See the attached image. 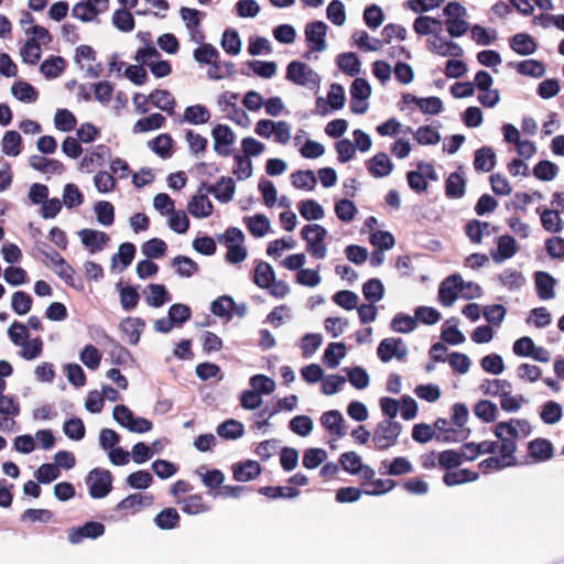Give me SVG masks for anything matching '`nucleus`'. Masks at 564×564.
<instances>
[{
	"label": "nucleus",
	"mask_w": 564,
	"mask_h": 564,
	"mask_svg": "<svg viewBox=\"0 0 564 564\" xmlns=\"http://www.w3.org/2000/svg\"><path fill=\"white\" fill-rule=\"evenodd\" d=\"M275 280V272L267 262H259L254 269L253 282L260 289H267Z\"/></svg>",
	"instance_id": "58836bf2"
},
{
	"label": "nucleus",
	"mask_w": 564,
	"mask_h": 564,
	"mask_svg": "<svg viewBox=\"0 0 564 564\" xmlns=\"http://www.w3.org/2000/svg\"><path fill=\"white\" fill-rule=\"evenodd\" d=\"M517 251L516 239L509 235H503L497 239V251L492 253V259L496 263H501L512 258Z\"/></svg>",
	"instance_id": "4be33fe9"
},
{
	"label": "nucleus",
	"mask_w": 564,
	"mask_h": 564,
	"mask_svg": "<svg viewBox=\"0 0 564 564\" xmlns=\"http://www.w3.org/2000/svg\"><path fill=\"white\" fill-rule=\"evenodd\" d=\"M89 495L95 499L105 498L112 488V475L109 470L95 468L87 476Z\"/></svg>",
	"instance_id": "0eeeda50"
},
{
	"label": "nucleus",
	"mask_w": 564,
	"mask_h": 564,
	"mask_svg": "<svg viewBox=\"0 0 564 564\" xmlns=\"http://www.w3.org/2000/svg\"><path fill=\"white\" fill-rule=\"evenodd\" d=\"M478 479V474L470 469H456V470H448L445 473L443 480L444 482L449 486H457L463 485L466 482H471Z\"/></svg>",
	"instance_id": "f704fd0d"
},
{
	"label": "nucleus",
	"mask_w": 564,
	"mask_h": 564,
	"mask_svg": "<svg viewBox=\"0 0 564 564\" xmlns=\"http://www.w3.org/2000/svg\"><path fill=\"white\" fill-rule=\"evenodd\" d=\"M300 215L307 221L322 220L325 217L324 207L314 199H304L297 204Z\"/></svg>",
	"instance_id": "c756f323"
},
{
	"label": "nucleus",
	"mask_w": 564,
	"mask_h": 564,
	"mask_svg": "<svg viewBox=\"0 0 564 564\" xmlns=\"http://www.w3.org/2000/svg\"><path fill=\"white\" fill-rule=\"evenodd\" d=\"M210 134L214 151L221 156L231 155L237 139L234 130L227 124L218 123L212 129Z\"/></svg>",
	"instance_id": "6e6552de"
},
{
	"label": "nucleus",
	"mask_w": 564,
	"mask_h": 564,
	"mask_svg": "<svg viewBox=\"0 0 564 564\" xmlns=\"http://www.w3.org/2000/svg\"><path fill=\"white\" fill-rule=\"evenodd\" d=\"M496 165V154L489 147L480 148L475 153L474 166L479 172H489Z\"/></svg>",
	"instance_id": "c9c22d12"
},
{
	"label": "nucleus",
	"mask_w": 564,
	"mask_h": 564,
	"mask_svg": "<svg viewBox=\"0 0 564 564\" xmlns=\"http://www.w3.org/2000/svg\"><path fill=\"white\" fill-rule=\"evenodd\" d=\"M78 237L89 253L101 251L109 241L106 232L88 228L79 230Z\"/></svg>",
	"instance_id": "6ab92c4d"
},
{
	"label": "nucleus",
	"mask_w": 564,
	"mask_h": 564,
	"mask_svg": "<svg viewBox=\"0 0 564 564\" xmlns=\"http://www.w3.org/2000/svg\"><path fill=\"white\" fill-rule=\"evenodd\" d=\"M528 452L534 462H545L553 456V446L547 440L536 438L528 444Z\"/></svg>",
	"instance_id": "cd10ccee"
},
{
	"label": "nucleus",
	"mask_w": 564,
	"mask_h": 564,
	"mask_svg": "<svg viewBox=\"0 0 564 564\" xmlns=\"http://www.w3.org/2000/svg\"><path fill=\"white\" fill-rule=\"evenodd\" d=\"M541 223L543 228L550 232H560L563 227V221L557 209H545L541 214Z\"/></svg>",
	"instance_id": "4d7b16f0"
},
{
	"label": "nucleus",
	"mask_w": 564,
	"mask_h": 564,
	"mask_svg": "<svg viewBox=\"0 0 564 564\" xmlns=\"http://www.w3.org/2000/svg\"><path fill=\"white\" fill-rule=\"evenodd\" d=\"M11 308L18 315H26L32 308V297L23 291H17L11 297Z\"/></svg>",
	"instance_id": "603ef678"
},
{
	"label": "nucleus",
	"mask_w": 564,
	"mask_h": 564,
	"mask_svg": "<svg viewBox=\"0 0 564 564\" xmlns=\"http://www.w3.org/2000/svg\"><path fill=\"white\" fill-rule=\"evenodd\" d=\"M529 424L524 421L500 422L495 427V435L498 438L496 444V452L494 454L501 458L502 465L508 467L516 465V441L519 436V431H525Z\"/></svg>",
	"instance_id": "f257e3e1"
},
{
	"label": "nucleus",
	"mask_w": 564,
	"mask_h": 564,
	"mask_svg": "<svg viewBox=\"0 0 564 564\" xmlns=\"http://www.w3.org/2000/svg\"><path fill=\"white\" fill-rule=\"evenodd\" d=\"M155 524L162 530H170L177 525L180 516L174 508L162 510L154 519Z\"/></svg>",
	"instance_id": "e2e57ef3"
},
{
	"label": "nucleus",
	"mask_w": 564,
	"mask_h": 564,
	"mask_svg": "<svg viewBox=\"0 0 564 564\" xmlns=\"http://www.w3.org/2000/svg\"><path fill=\"white\" fill-rule=\"evenodd\" d=\"M511 48L519 55H531L535 53L538 45L534 40L524 33L516 34L510 41Z\"/></svg>",
	"instance_id": "473e14b6"
},
{
	"label": "nucleus",
	"mask_w": 564,
	"mask_h": 564,
	"mask_svg": "<svg viewBox=\"0 0 564 564\" xmlns=\"http://www.w3.org/2000/svg\"><path fill=\"white\" fill-rule=\"evenodd\" d=\"M108 156L109 149L99 144L86 152L78 163V170L84 173H91L95 169L102 166Z\"/></svg>",
	"instance_id": "2eb2a0df"
},
{
	"label": "nucleus",
	"mask_w": 564,
	"mask_h": 564,
	"mask_svg": "<svg viewBox=\"0 0 564 564\" xmlns=\"http://www.w3.org/2000/svg\"><path fill=\"white\" fill-rule=\"evenodd\" d=\"M54 126L63 132L72 131L76 126V118L69 110L59 109L54 116Z\"/></svg>",
	"instance_id": "774afa93"
},
{
	"label": "nucleus",
	"mask_w": 564,
	"mask_h": 564,
	"mask_svg": "<svg viewBox=\"0 0 564 564\" xmlns=\"http://www.w3.org/2000/svg\"><path fill=\"white\" fill-rule=\"evenodd\" d=\"M346 356V346L344 343H330L325 349L323 361L329 369L339 366L341 359Z\"/></svg>",
	"instance_id": "72a5a7b5"
},
{
	"label": "nucleus",
	"mask_w": 564,
	"mask_h": 564,
	"mask_svg": "<svg viewBox=\"0 0 564 564\" xmlns=\"http://www.w3.org/2000/svg\"><path fill=\"white\" fill-rule=\"evenodd\" d=\"M235 183L231 178H221L214 187L215 197L223 202H230L235 195Z\"/></svg>",
	"instance_id": "69168bd1"
},
{
	"label": "nucleus",
	"mask_w": 564,
	"mask_h": 564,
	"mask_svg": "<svg viewBox=\"0 0 564 564\" xmlns=\"http://www.w3.org/2000/svg\"><path fill=\"white\" fill-rule=\"evenodd\" d=\"M20 413V408L12 397L1 395L0 397V415L3 416L0 420V431L10 432L15 426L14 417Z\"/></svg>",
	"instance_id": "dca6fc26"
},
{
	"label": "nucleus",
	"mask_w": 564,
	"mask_h": 564,
	"mask_svg": "<svg viewBox=\"0 0 564 564\" xmlns=\"http://www.w3.org/2000/svg\"><path fill=\"white\" fill-rule=\"evenodd\" d=\"M336 216L344 223H351L357 214V207L349 199H339L334 207Z\"/></svg>",
	"instance_id": "680f3d73"
},
{
	"label": "nucleus",
	"mask_w": 564,
	"mask_h": 564,
	"mask_svg": "<svg viewBox=\"0 0 564 564\" xmlns=\"http://www.w3.org/2000/svg\"><path fill=\"white\" fill-rule=\"evenodd\" d=\"M535 286L539 296L542 300H552L555 297V279L546 272H538L535 274Z\"/></svg>",
	"instance_id": "7c9ffc66"
},
{
	"label": "nucleus",
	"mask_w": 564,
	"mask_h": 564,
	"mask_svg": "<svg viewBox=\"0 0 564 564\" xmlns=\"http://www.w3.org/2000/svg\"><path fill=\"white\" fill-rule=\"evenodd\" d=\"M113 420L132 433H147L152 430V422L148 419L135 416L126 405H116L112 410Z\"/></svg>",
	"instance_id": "423d86ee"
},
{
	"label": "nucleus",
	"mask_w": 564,
	"mask_h": 564,
	"mask_svg": "<svg viewBox=\"0 0 564 564\" xmlns=\"http://www.w3.org/2000/svg\"><path fill=\"white\" fill-rule=\"evenodd\" d=\"M321 424L335 440L347 435V426L343 414L337 410L324 412L319 417Z\"/></svg>",
	"instance_id": "f8f14e48"
},
{
	"label": "nucleus",
	"mask_w": 564,
	"mask_h": 564,
	"mask_svg": "<svg viewBox=\"0 0 564 564\" xmlns=\"http://www.w3.org/2000/svg\"><path fill=\"white\" fill-rule=\"evenodd\" d=\"M355 44L362 51L377 52L382 47V41L370 36L366 31L358 30L352 33Z\"/></svg>",
	"instance_id": "a19ab883"
},
{
	"label": "nucleus",
	"mask_w": 564,
	"mask_h": 564,
	"mask_svg": "<svg viewBox=\"0 0 564 564\" xmlns=\"http://www.w3.org/2000/svg\"><path fill=\"white\" fill-rule=\"evenodd\" d=\"M245 427L242 423L236 420H228L217 427V433L226 440H237L243 435Z\"/></svg>",
	"instance_id": "8fccbe9b"
},
{
	"label": "nucleus",
	"mask_w": 564,
	"mask_h": 564,
	"mask_svg": "<svg viewBox=\"0 0 564 564\" xmlns=\"http://www.w3.org/2000/svg\"><path fill=\"white\" fill-rule=\"evenodd\" d=\"M292 185L297 189L313 191L316 186L317 178L313 171H297L291 175Z\"/></svg>",
	"instance_id": "79ce46f5"
},
{
	"label": "nucleus",
	"mask_w": 564,
	"mask_h": 564,
	"mask_svg": "<svg viewBox=\"0 0 564 564\" xmlns=\"http://www.w3.org/2000/svg\"><path fill=\"white\" fill-rule=\"evenodd\" d=\"M414 139L422 145H434L441 141V134L434 127L423 126L416 129Z\"/></svg>",
	"instance_id": "6e6d98bb"
},
{
	"label": "nucleus",
	"mask_w": 564,
	"mask_h": 564,
	"mask_svg": "<svg viewBox=\"0 0 564 564\" xmlns=\"http://www.w3.org/2000/svg\"><path fill=\"white\" fill-rule=\"evenodd\" d=\"M377 354L382 362H389L392 358L403 359L408 349L400 338L390 337L379 344Z\"/></svg>",
	"instance_id": "4468645a"
},
{
	"label": "nucleus",
	"mask_w": 564,
	"mask_h": 564,
	"mask_svg": "<svg viewBox=\"0 0 564 564\" xmlns=\"http://www.w3.org/2000/svg\"><path fill=\"white\" fill-rule=\"evenodd\" d=\"M210 119L209 110L203 105H193L185 108L183 120L191 124H204Z\"/></svg>",
	"instance_id": "e433bc0d"
},
{
	"label": "nucleus",
	"mask_w": 564,
	"mask_h": 564,
	"mask_svg": "<svg viewBox=\"0 0 564 564\" xmlns=\"http://www.w3.org/2000/svg\"><path fill=\"white\" fill-rule=\"evenodd\" d=\"M105 525L100 522H86L84 525L73 528L68 531V541L72 544L80 543L84 539H96L102 535Z\"/></svg>",
	"instance_id": "a211bd4d"
},
{
	"label": "nucleus",
	"mask_w": 564,
	"mask_h": 564,
	"mask_svg": "<svg viewBox=\"0 0 564 564\" xmlns=\"http://www.w3.org/2000/svg\"><path fill=\"white\" fill-rule=\"evenodd\" d=\"M495 452H496V444L494 442L486 441V442H481L478 444H475V443L465 444L462 447V452H459V454L462 455V462H463V460H474L480 454L495 453Z\"/></svg>",
	"instance_id": "c85d7f7f"
},
{
	"label": "nucleus",
	"mask_w": 564,
	"mask_h": 564,
	"mask_svg": "<svg viewBox=\"0 0 564 564\" xmlns=\"http://www.w3.org/2000/svg\"><path fill=\"white\" fill-rule=\"evenodd\" d=\"M347 376L350 384L358 390H364L369 386V373L362 367L356 366L348 369Z\"/></svg>",
	"instance_id": "0e129e2a"
},
{
	"label": "nucleus",
	"mask_w": 564,
	"mask_h": 564,
	"mask_svg": "<svg viewBox=\"0 0 564 564\" xmlns=\"http://www.w3.org/2000/svg\"><path fill=\"white\" fill-rule=\"evenodd\" d=\"M426 46L430 52L440 56L459 57L464 52L460 45L447 40L440 33L433 34V36L426 41Z\"/></svg>",
	"instance_id": "9d476101"
},
{
	"label": "nucleus",
	"mask_w": 564,
	"mask_h": 564,
	"mask_svg": "<svg viewBox=\"0 0 564 564\" xmlns=\"http://www.w3.org/2000/svg\"><path fill=\"white\" fill-rule=\"evenodd\" d=\"M424 173L429 174L431 178L434 177V169L431 164L420 163L419 171H411L408 173L409 186L416 192H424L427 188V182Z\"/></svg>",
	"instance_id": "5701e85b"
},
{
	"label": "nucleus",
	"mask_w": 564,
	"mask_h": 564,
	"mask_svg": "<svg viewBox=\"0 0 564 564\" xmlns=\"http://www.w3.org/2000/svg\"><path fill=\"white\" fill-rule=\"evenodd\" d=\"M187 209L195 218H206L213 213V204L206 195L197 194L188 202Z\"/></svg>",
	"instance_id": "b1692460"
},
{
	"label": "nucleus",
	"mask_w": 564,
	"mask_h": 564,
	"mask_svg": "<svg viewBox=\"0 0 564 564\" xmlns=\"http://www.w3.org/2000/svg\"><path fill=\"white\" fill-rule=\"evenodd\" d=\"M325 227L318 224L305 225L301 229V237L306 242V251L315 259H324L327 254L325 239L327 237Z\"/></svg>",
	"instance_id": "20e7f679"
},
{
	"label": "nucleus",
	"mask_w": 564,
	"mask_h": 564,
	"mask_svg": "<svg viewBox=\"0 0 564 564\" xmlns=\"http://www.w3.org/2000/svg\"><path fill=\"white\" fill-rule=\"evenodd\" d=\"M165 241L159 238H152L142 245L141 251L147 258H161L166 252Z\"/></svg>",
	"instance_id": "338daca9"
},
{
	"label": "nucleus",
	"mask_w": 564,
	"mask_h": 564,
	"mask_svg": "<svg viewBox=\"0 0 564 564\" xmlns=\"http://www.w3.org/2000/svg\"><path fill=\"white\" fill-rule=\"evenodd\" d=\"M109 0H83L72 9V15L83 22H90L108 10Z\"/></svg>",
	"instance_id": "1a4fd4ad"
},
{
	"label": "nucleus",
	"mask_w": 564,
	"mask_h": 564,
	"mask_svg": "<svg viewBox=\"0 0 564 564\" xmlns=\"http://www.w3.org/2000/svg\"><path fill=\"white\" fill-rule=\"evenodd\" d=\"M443 14L446 31L452 37L463 36L468 31L467 10L459 2H448Z\"/></svg>",
	"instance_id": "7ed1b4c3"
},
{
	"label": "nucleus",
	"mask_w": 564,
	"mask_h": 564,
	"mask_svg": "<svg viewBox=\"0 0 564 564\" xmlns=\"http://www.w3.org/2000/svg\"><path fill=\"white\" fill-rule=\"evenodd\" d=\"M11 93L17 99L23 102L31 104L35 102L37 99L36 89L25 82H19L12 85Z\"/></svg>",
	"instance_id": "09e8293b"
},
{
	"label": "nucleus",
	"mask_w": 564,
	"mask_h": 564,
	"mask_svg": "<svg viewBox=\"0 0 564 564\" xmlns=\"http://www.w3.org/2000/svg\"><path fill=\"white\" fill-rule=\"evenodd\" d=\"M50 267L56 275H58L67 285L75 286L74 283V269L66 262V260L56 251L43 252Z\"/></svg>",
	"instance_id": "ddd939ff"
},
{
	"label": "nucleus",
	"mask_w": 564,
	"mask_h": 564,
	"mask_svg": "<svg viewBox=\"0 0 564 564\" xmlns=\"http://www.w3.org/2000/svg\"><path fill=\"white\" fill-rule=\"evenodd\" d=\"M220 46L229 55H238L241 52L242 43L235 30H226L220 40Z\"/></svg>",
	"instance_id": "37998d69"
},
{
	"label": "nucleus",
	"mask_w": 564,
	"mask_h": 564,
	"mask_svg": "<svg viewBox=\"0 0 564 564\" xmlns=\"http://www.w3.org/2000/svg\"><path fill=\"white\" fill-rule=\"evenodd\" d=\"M392 169L393 164L391 160L383 152L377 153L368 162V170L375 177L388 176L392 172Z\"/></svg>",
	"instance_id": "393cba45"
},
{
	"label": "nucleus",
	"mask_w": 564,
	"mask_h": 564,
	"mask_svg": "<svg viewBox=\"0 0 564 564\" xmlns=\"http://www.w3.org/2000/svg\"><path fill=\"white\" fill-rule=\"evenodd\" d=\"M144 293L147 303L152 307H161L170 301L169 292L162 284H150Z\"/></svg>",
	"instance_id": "ea45409f"
},
{
	"label": "nucleus",
	"mask_w": 564,
	"mask_h": 564,
	"mask_svg": "<svg viewBox=\"0 0 564 564\" xmlns=\"http://www.w3.org/2000/svg\"><path fill=\"white\" fill-rule=\"evenodd\" d=\"M152 501L153 497L151 495L132 494L118 502L116 509L118 511H124L127 513L134 514L141 511L143 508L150 507Z\"/></svg>",
	"instance_id": "aec40b11"
},
{
	"label": "nucleus",
	"mask_w": 564,
	"mask_h": 564,
	"mask_svg": "<svg viewBox=\"0 0 564 564\" xmlns=\"http://www.w3.org/2000/svg\"><path fill=\"white\" fill-rule=\"evenodd\" d=\"M261 467L259 463L254 460H247L243 464L237 465L234 468V478L237 481H250L259 476Z\"/></svg>",
	"instance_id": "4c0bfd02"
},
{
	"label": "nucleus",
	"mask_w": 564,
	"mask_h": 564,
	"mask_svg": "<svg viewBox=\"0 0 564 564\" xmlns=\"http://www.w3.org/2000/svg\"><path fill=\"white\" fill-rule=\"evenodd\" d=\"M338 67L347 75L355 76L360 73L361 64L355 53H344L337 58Z\"/></svg>",
	"instance_id": "49530a36"
},
{
	"label": "nucleus",
	"mask_w": 564,
	"mask_h": 564,
	"mask_svg": "<svg viewBox=\"0 0 564 564\" xmlns=\"http://www.w3.org/2000/svg\"><path fill=\"white\" fill-rule=\"evenodd\" d=\"M509 66L514 68L519 74L533 78H540L546 72L545 65L538 59H525L518 63H510Z\"/></svg>",
	"instance_id": "a878e982"
},
{
	"label": "nucleus",
	"mask_w": 564,
	"mask_h": 564,
	"mask_svg": "<svg viewBox=\"0 0 564 564\" xmlns=\"http://www.w3.org/2000/svg\"><path fill=\"white\" fill-rule=\"evenodd\" d=\"M402 433V425L394 420H383L373 431L372 442L377 449L384 451L394 446Z\"/></svg>",
	"instance_id": "39448f33"
},
{
	"label": "nucleus",
	"mask_w": 564,
	"mask_h": 564,
	"mask_svg": "<svg viewBox=\"0 0 564 564\" xmlns=\"http://www.w3.org/2000/svg\"><path fill=\"white\" fill-rule=\"evenodd\" d=\"M326 32L327 25L322 21L313 22L306 25L305 36L312 51L324 52L327 48L325 41Z\"/></svg>",
	"instance_id": "f3484780"
},
{
	"label": "nucleus",
	"mask_w": 564,
	"mask_h": 564,
	"mask_svg": "<svg viewBox=\"0 0 564 564\" xmlns=\"http://www.w3.org/2000/svg\"><path fill=\"white\" fill-rule=\"evenodd\" d=\"M480 391L486 395H502L503 392L511 390V383L501 379L485 380L479 386Z\"/></svg>",
	"instance_id": "864d4df0"
},
{
	"label": "nucleus",
	"mask_w": 564,
	"mask_h": 564,
	"mask_svg": "<svg viewBox=\"0 0 564 564\" xmlns=\"http://www.w3.org/2000/svg\"><path fill=\"white\" fill-rule=\"evenodd\" d=\"M150 101L162 111L172 113L175 99L167 90H155L149 95Z\"/></svg>",
	"instance_id": "c03bdc74"
},
{
	"label": "nucleus",
	"mask_w": 564,
	"mask_h": 564,
	"mask_svg": "<svg viewBox=\"0 0 564 564\" xmlns=\"http://www.w3.org/2000/svg\"><path fill=\"white\" fill-rule=\"evenodd\" d=\"M441 25V20L432 18L430 15H423L421 13V15L417 17L413 22V30L420 36H433V34L437 33L436 29L440 28Z\"/></svg>",
	"instance_id": "2f4dec72"
},
{
	"label": "nucleus",
	"mask_w": 564,
	"mask_h": 564,
	"mask_svg": "<svg viewBox=\"0 0 564 564\" xmlns=\"http://www.w3.org/2000/svg\"><path fill=\"white\" fill-rule=\"evenodd\" d=\"M249 231L256 237H263L270 230V220L267 216L258 214L247 219Z\"/></svg>",
	"instance_id": "3c124183"
},
{
	"label": "nucleus",
	"mask_w": 564,
	"mask_h": 564,
	"mask_svg": "<svg viewBox=\"0 0 564 564\" xmlns=\"http://www.w3.org/2000/svg\"><path fill=\"white\" fill-rule=\"evenodd\" d=\"M362 293L369 302L377 303L384 296V286L379 279H370L362 285Z\"/></svg>",
	"instance_id": "5fc2aeb1"
},
{
	"label": "nucleus",
	"mask_w": 564,
	"mask_h": 564,
	"mask_svg": "<svg viewBox=\"0 0 564 564\" xmlns=\"http://www.w3.org/2000/svg\"><path fill=\"white\" fill-rule=\"evenodd\" d=\"M464 292V281L459 275H451L445 279L438 289V300L444 306H452Z\"/></svg>",
	"instance_id": "9b49d317"
},
{
	"label": "nucleus",
	"mask_w": 564,
	"mask_h": 564,
	"mask_svg": "<svg viewBox=\"0 0 564 564\" xmlns=\"http://www.w3.org/2000/svg\"><path fill=\"white\" fill-rule=\"evenodd\" d=\"M285 78L292 84L311 91H317L322 82L319 74L314 68L299 61L289 63Z\"/></svg>",
	"instance_id": "f03ea898"
},
{
	"label": "nucleus",
	"mask_w": 564,
	"mask_h": 564,
	"mask_svg": "<svg viewBox=\"0 0 564 564\" xmlns=\"http://www.w3.org/2000/svg\"><path fill=\"white\" fill-rule=\"evenodd\" d=\"M120 327L126 335L127 341L131 345H135L140 339L145 324L138 317H128L121 322Z\"/></svg>",
	"instance_id": "bb28decb"
},
{
	"label": "nucleus",
	"mask_w": 564,
	"mask_h": 564,
	"mask_svg": "<svg viewBox=\"0 0 564 564\" xmlns=\"http://www.w3.org/2000/svg\"><path fill=\"white\" fill-rule=\"evenodd\" d=\"M176 273L183 278H191L197 270V263L188 257L176 256L172 262Z\"/></svg>",
	"instance_id": "052dcab7"
},
{
	"label": "nucleus",
	"mask_w": 564,
	"mask_h": 564,
	"mask_svg": "<svg viewBox=\"0 0 564 564\" xmlns=\"http://www.w3.org/2000/svg\"><path fill=\"white\" fill-rule=\"evenodd\" d=\"M466 235L473 242L480 243L485 236L491 235V227L488 223L471 220L466 225Z\"/></svg>",
	"instance_id": "a18cd8bd"
},
{
	"label": "nucleus",
	"mask_w": 564,
	"mask_h": 564,
	"mask_svg": "<svg viewBox=\"0 0 564 564\" xmlns=\"http://www.w3.org/2000/svg\"><path fill=\"white\" fill-rule=\"evenodd\" d=\"M416 318L415 316H410L403 313L397 314L391 321V328L395 333L406 334L416 328Z\"/></svg>",
	"instance_id": "13d9d810"
},
{
	"label": "nucleus",
	"mask_w": 564,
	"mask_h": 564,
	"mask_svg": "<svg viewBox=\"0 0 564 564\" xmlns=\"http://www.w3.org/2000/svg\"><path fill=\"white\" fill-rule=\"evenodd\" d=\"M21 135L17 131H8L2 138V151L6 155L18 156L21 153Z\"/></svg>",
	"instance_id": "de8ad7c7"
},
{
	"label": "nucleus",
	"mask_w": 564,
	"mask_h": 564,
	"mask_svg": "<svg viewBox=\"0 0 564 564\" xmlns=\"http://www.w3.org/2000/svg\"><path fill=\"white\" fill-rule=\"evenodd\" d=\"M181 17L186 25L192 41L200 43L204 34L200 30V12L196 9L182 8Z\"/></svg>",
	"instance_id": "412c9836"
},
{
	"label": "nucleus",
	"mask_w": 564,
	"mask_h": 564,
	"mask_svg": "<svg viewBox=\"0 0 564 564\" xmlns=\"http://www.w3.org/2000/svg\"><path fill=\"white\" fill-rule=\"evenodd\" d=\"M64 68L65 62L62 57L58 56L45 59L40 65V70L46 78H56L63 73Z\"/></svg>",
	"instance_id": "bf43d9fd"
}]
</instances>
